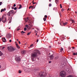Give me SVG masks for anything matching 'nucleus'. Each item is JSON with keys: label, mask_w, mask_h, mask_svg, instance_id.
Returning a JSON list of instances; mask_svg holds the SVG:
<instances>
[{"label": "nucleus", "mask_w": 77, "mask_h": 77, "mask_svg": "<svg viewBox=\"0 0 77 77\" xmlns=\"http://www.w3.org/2000/svg\"><path fill=\"white\" fill-rule=\"evenodd\" d=\"M37 53L38 54H40L41 53L38 50H35L34 51V53H33L31 54V58L32 61H33L35 60V58L37 57Z\"/></svg>", "instance_id": "1"}, {"label": "nucleus", "mask_w": 77, "mask_h": 77, "mask_svg": "<svg viewBox=\"0 0 77 77\" xmlns=\"http://www.w3.org/2000/svg\"><path fill=\"white\" fill-rule=\"evenodd\" d=\"M66 72L64 70L61 71L60 73V75L61 77H65L66 76Z\"/></svg>", "instance_id": "2"}, {"label": "nucleus", "mask_w": 77, "mask_h": 77, "mask_svg": "<svg viewBox=\"0 0 77 77\" xmlns=\"http://www.w3.org/2000/svg\"><path fill=\"white\" fill-rule=\"evenodd\" d=\"M8 49L9 51H13L15 50V49L12 46H8Z\"/></svg>", "instance_id": "3"}, {"label": "nucleus", "mask_w": 77, "mask_h": 77, "mask_svg": "<svg viewBox=\"0 0 77 77\" xmlns=\"http://www.w3.org/2000/svg\"><path fill=\"white\" fill-rule=\"evenodd\" d=\"M14 10H12L10 11L8 13L7 15L8 17H10V16H11L14 13Z\"/></svg>", "instance_id": "4"}, {"label": "nucleus", "mask_w": 77, "mask_h": 77, "mask_svg": "<svg viewBox=\"0 0 77 77\" xmlns=\"http://www.w3.org/2000/svg\"><path fill=\"white\" fill-rule=\"evenodd\" d=\"M15 60L17 62H19V61H20L21 60V59H20V58L19 56H17L15 58Z\"/></svg>", "instance_id": "5"}, {"label": "nucleus", "mask_w": 77, "mask_h": 77, "mask_svg": "<svg viewBox=\"0 0 77 77\" xmlns=\"http://www.w3.org/2000/svg\"><path fill=\"white\" fill-rule=\"evenodd\" d=\"M6 37L7 38H11V35L9 33L7 34L6 35Z\"/></svg>", "instance_id": "6"}, {"label": "nucleus", "mask_w": 77, "mask_h": 77, "mask_svg": "<svg viewBox=\"0 0 77 77\" xmlns=\"http://www.w3.org/2000/svg\"><path fill=\"white\" fill-rule=\"evenodd\" d=\"M4 18V16H2V22H3V23H5V22H6V21H7V19H6V18H5V20H3Z\"/></svg>", "instance_id": "7"}, {"label": "nucleus", "mask_w": 77, "mask_h": 77, "mask_svg": "<svg viewBox=\"0 0 77 77\" xmlns=\"http://www.w3.org/2000/svg\"><path fill=\"white\" fill-rule=\"evenodd\" d=\"M49 57L50 58V60H52L54 59V56H53V55H51L49 56Z\"/></svg>", "instance_id": "8"}, {"label": "nucleus", "mask_w": 77, "mask_h": 77, "mask_svg": "<svg viewBox=\"0 0 77 77\" xmlns=\"http://www.w3.org/2000/svg\"><path fill=\"white\" fill-rule=\"evenodd\" d=\"M2 39L3 42H6V40L5 38H3Z\"/></svg>", "instance_id": "9"}, {"label": "nucleus", "mask_w": 77, "mask_h": 77, "mask_svg": "<svg viewBox=\"0 0 77 77\" xmlns=\"http://www.w3.org/2000/svg\"><path fill=\"white\" fill-rule=\"evenodd\" d=\"M6 11V8H5L4 9H1V12H4Z\"/></svg>", "instance_id": "10"}, {"label": "nucleus", "mask_w": 77, "mask_h": 77, "mask_svg": "<svg viewBox=\"0 0 77 77\" xmlns=\"http://www.w3.org/2000/svg\"><path fill=\"white\" fill-rule=\"evenodd\" d=\"M40 77H45V75H43V74H42L40 75Z\"/></svg>", "instance_id": "11"}, {"label": "nucleus", "mask_w": 77, "mask_h": 77, "mask_svg": "<svg viewBox=\"0 0 77 77\" xmlns=\"http://www.w3.org/2000/svg\"><path fill=\"white\" fill-rule=\"evenodd\" d=\"M16 47H17V48H20V46L18 45V44H16Z\"/></svg>", "instance_id": "12"}, {"label": "nucleus", "mask_w": 77, "mask_h": 77, "mask_svg": "<svg viewBox=\"0 0 77 77\" xmlns=\"http://www.w3.org/2000/svg\"><path fill=\"white\" fill-rule=\"evenodd\" d=\"M68 24V23L67 22H66L65 23H63V25L64 26H66V24Z\"/></svg>", "instance_id": "13"}, {"label": "nucleus", "mask_w": 77, "mask_h": 77, "mask_svg": "<svg viewBox=\"0 0 77 77\" xmlns=\"http://www.w3.org/2000/svg\"><path fill=\"white\" fill-rule=\"evenodd\" d=\"M19 6H20V7L19 8V9H21V8H22V5H21L20 4L19 5Z\"/></svg>", "instance_id": "14"}, {"label": "nucleus", "mask_w": 77, "mask_h": 77, "mask_svg": "<svg viewBox=\"0 0 77 77\" xmlns=\"http://www.w3.org/2000/svg\"><path fill=\"white\" fill-rule=\"evenodd\" d=\"M3 55V53L2 52H0V56H2Z\"/></svg>", "instance_id": "15"}, {"label": "nucleus", "mask_w": 77, "mask_h": 77, "mask_svg": "<svg viewBox=\"0 0 77 77\" xmlns=\"http://www.w3.org/2000/svg\"><path fill=\"white\" fill-rule=\"evenodd\" d=\"M63 48H61L60 50V52H62V51H63Z\"/></svg>", "instance_id": "16"}, {"label": "nucleus", "mask_w": 77, "mask_h": 77, "mask_svg": "<svg viewBox=\"0 0 77 77\" xmlns=\"http://www.w3.org/2000/svg\"><path fill=\"white\" fill-rule=\"evenodd\" d=\"M24 31H26L27 30V28L25 27L24 28Z\"/></svg>", "instance_id": "17"}, {"label": "nucleus", "mask_w": 77, "mask_h": 77, "mask_svg": "<svg viewBox=\"0 0 77 77\" xmlns=\"http://www.w3.org/2000/svg\"><path fill=\"white\" fill-rule=\"evenodd\" d=\"M53 10L54 11H56V10H57V8H54Z\"/></svg>", "instance_id": "18"}, {"label": "nucleus", "mask_w": 77, "mask_h": 77, "mask_svg": "<svg viewBox=\"0 0 77 77\" xmlns=\"http://www.w3.org/2000/svg\"><path fill=\"white\" fill-rule=\"evenodd\" d=\"M59 57H55V59H58Z\"/></svg>", "instance_id": "19"}, {"label": "nucleus", "mask_w": 77, "mask_h": 77, "mask_svg": "<svg viewBox=\"0 0 77 77\" xmlns=\"http://www.w3.org/2000/svg\"><path fill=\"white\" fill-rule=\"evenodd\" d=\"M47 18H45V17H44L43 18V20H44V21H46V19Z\"/></svg>", "instance_id": "20"}, {"label": "nucleus", "mask_w": 77, "mask_h": 77, "mask_svg": "<svg viewBox=\"0 0 77 77\" xmlns=\"http://www.w3.org/2000/svg\"><path fill=\"white\" fill-rule=\"evenodd\" d=\"M67 77H73V76L72 75H69Z\"/></svg>", "instance_id": "21"}, {"label": "nucleus", "mask_w": 77, "mask_h": 77, "mask_svg": "<svg viewBox=\"0 0 77 77\" xmlns=\"http://www.w3.org/2000/svg\"><path fill=\"white\" fill-rule=\"evenodd\" d=\"M22 53L23 54H25V52L24 51H22Z\"/></svg>", "instance_id": "22"}, {"label": "nucleus", "mask_w": 77, "mask_h": 77, "mask_svg": "<svg viewBox=\"0 0 77 77\" xmlns=\"http://www.w3.org/2000/svg\"><path fill=\"white\" fill-rule=\"evenodd\" d=\"M24 19V20L26 22H27L28 20H26V19L25 18Z\"/></svg>", "instance_id": "23"}, {"label": "nucleus", "mask_w": 77, "mask_h": 77, "mask_svg": "<svg viewBox=\"0 0 77 77\" xmlns=\"http://www.w3.org/2000/svg\"><path fill=\"white\" fill-rule=\"evenodd\" d=\"M55 3H57L58 2V0H55Z\"/></svg>", "instance_id": "24"}, {"label": "nucleus", "mask_w": 77, "mask_h": 77, "mask_svg": "<svg viewBox=\"0 0 77 77\" xmlns=\"http://www.w3.org/2000/svg\"><path fill=\"white\" fill-rule=\"evenodd\" d=\"M73 54L74 56H75V55H77V53H73Z\"/></svg>", "instance_id": "25"}, {"label": "nucleus", "mask_w": 77, "mask_h": 77, "mask_svg": "<svg viewBox=\"0 0 77 77\" xmlns=\"http://www.w3.org/2000/svg\"><path fill=\"white\" fill-rule=\"evenodd\" d=\"M19 74H21V71L19 70Z\"/></svg>", "instance_id": "26"}, {"label": "nucleus", "mask_w": 77, "mask_h": 77, "mask_svg": "<svg viewBox=\"0 0 77 77\" xmlns=\"http://www.w3.org/2000/svg\"><path fill=\"white\" fill-rule=\"evenodd\" d=\"M31 33V32H29L27 34V35H30Z\"/></svg>", "instance_id": "27"}, {"label": "nucleus", "mask_w": 77, "mask_h": 77, "mask_svg": "<svg viewBox=\"0 0 77 77\" xmlns=\"http://www.w3.org/2000/svg\"><path fill=\"white\" fill-rule=\"evenodd\" d=\"M33 44H32L30 45V47H32V46H33Z\"/></svg>", "instance_id": "28"}, {"label": "nucleus", "mask_w": 77, "mask_h": 77, "mask_svg": "<svg viewBox=\"0 0 77 77\" xmlns=\"http://www.w3.org/2000/svg\"><path fill=\"white\" fill-rule=\"evenodd\" d=\"M21 33H23V34L24 33H26V32H24L23 31H22L21 32Z\"/></svg>", "instance_id": "29"}, {"label": "nucleus", "mask_w": 77, "mask_h": 77, "mask_svg": "<svg viewBox=\"0 0 77 77\" xmlns=\"http://www.w3.org/2000/svg\"><path fill=\"white\" fill-rule=\"evenodd\" d=\"M61 11H62V12L64 11V9L63 8H62L61 10Z\"/></svg>", "instance_id": "30"}, {"label": "nucleus", "mask_w": 77, "mask_h": 77, "mask_svg": "<svg viewBox=\"0 0 77 77\" xmlns=\"http://www.w3.org/2000/svg\"><path fill=\"white\" fill-rule=\"evenodd\" d=\"M25 26L26 27H29V25H26Z\"/></svg>", "instance_id": "31"}, {"label": "nucleus", "mask_w": 77, "mask_h": 77, "mask_svg": "<svg viewBox=\"0 0 77 77\" xmlns=\"http://www.w3.org/2000/svg\"><path fill=\"white\" fill-rule=\"evenodd\" d=\"M2 21V18H0V22H1Z\"/></svg>", "instance_id": "32"}, {"label": "nucleus", "mask_w": 77, "mask_h": 77, "mask_svg": "<svg viewBox=\"0 0 77 77\" xmlns=\"http://www.w3.org/2000/svg\"><path fill=\"white\" fill-rule=\"evenodd\" d=\"M45 17L46 18H47V15H45Z\"/></svg>", "instance_id": "33"}, {"label": "nucleus", "mask_w": 77, "mask_h": 77, "mask_svg": "<svg viewBox=\"0 0 77 77\" xmlns=\"http://www.w3.org/2000/svg\"><path fill=\"white\" fill-rule=\"evenodd\" d=\"M14 9V10H17V7H15Z\"/></svg>", "instance_id": "34"}, {"label": "nucleus", "mask_w": 77, "mask_h": 77, "mask_svg": "<svg viewBox=\"0 0 77 77\" xmlns=\"http://www.w3.org/2000/svg\"><path fill=\"white\" fill-rule=\"evenodd\" d=\"M60 8H62V5L60 4Z\"/></svg>", "instance_id": "35"}, {"label": "nucleus", "mask_w": 77, "mask_h": 77, "mask_svg": "<svg viewBox=\"0 0 77 77\" xmlns=\"http://www.w3.org/2000/svg\"><path fill=\"white\" fill-rule=\"evenodd\" d=\"M36 29H37V30L38 31H39V29L38 28H37Z\"/></svg>", "instance_id": "36"}, {"label": "nucleus", "mask_w": 77, "mask_h": 77, "mask_svg": "<svg viewBox=\"0 0 77 77\" xmlns=\"http://www.w3.org/2000/svg\"><path fill=\"white\" fill-rule=\"evenodd\" d=\"M32 8V6H31L30 7H29V9H30V8Z\"/></svg>", "instance_id": "37"}, {"label": "nucleus", "mask_w": 77, "mask_h": 77, "mask_svg": "<svg viewBox=\"0 0 77 77\" xmlns=\"http://www.w3.org/2000/svg\"><path fill=\"white\" fill-rule=\"evenodd\" d=\"M2 2H0V6H1V5H2Z\"/></svg>", "instance_id": "38"}, {"label": "nucleus", "mask_w": 77, "mask_h": 77, "mask_svg": "<svg viewBox=\"0 0 77 77\" xmlns=\"http://www.w3.org/2000/svg\"><path fill=\"white\" fill-rule=\"evenodd\" d=\"M13 6L14 7H15L16 6V5L15 4H14Z\"/></svg>", "instance_id": "39"}, {"label": "nucleus", "mask_w": 77, "mask_h": 77, "mask_svg": "<svg viewBox=\"0 0 77 77\" xmlns=\"http://www.w3.org/2000/svg\"><path fill=\"white\" fill-rule=\"evenodd\" d=\"M9 42H12V40H11V39L10 40Z\"/></svg>", "instance_id": "40"}, {"label": "nucleus", "mask_w": 77, "mask_h": 77, "mask_svg": "<svg viewBox=\"0 0 77 77\" xmlns=\"http://www.w3.org/2000/svg\"><path fill=\"white\" fill-rule=\"evenodd\" d=\"M25 19H26V20H29V17H27L26 18H25Z\"/></svg>", "instance_id": "41"}, {"label": "nucleus", "mask_w": 77, "mask_h": 77, "mask_svg": "<svg viewBox=\"0 0 77 77\" xmlns=\"http://www.w3.org/2000/svg\"><path fill=\"white\" fill-rule=\"evenodd\" d=\"M49 6H51V4H50L49 5Z\"/></svg>", "instance_id": "42"}, {"label": "nucleus", "mask_w": 77, "mask_h": 77, "mask_svg": "<svg viewBox=\"0 0 77 77\" xmlns=\"http://www.w3.org/2000/svg\"><path fill=\"white\" fill-rule=\"evenodd\" d=\"M35 33H38V31L36 30H35Z\"/></svg>", "instance_id": "43"}, {"label": "nucleus", "mask_w": 77, "mask_h": 77, "mask_svg": "<svg viewBox=\"0 0 77 77\" xmlns=\"http://www.w3.org/2000/svg\"><path fill=\"white\" fill-rule=\"evenodd\" d=\"M72 23H74V21L73 20H72Z\"/></svg>", "instance_id": "44"}, {"label": "nucleus", "mask_w": 77, "mask_h": 77, "mask_svg": "<svg viewBox=\"0 0 77 77\" xmlns=\"http://www.w3.org/2000/svg\"><path fill=\"white\" fill-rule=\"evenodd\" d=\"M38 41H39V40H38V39H37L36 41L37 42H38Z\"/></svg>", "instance_id": "45"}, {"label": "nucleus", "mask_w": 77, "mask_h": 77, "mask_svg": "<svg viewBox=\"0 0 77 77\" xmlns=\"http://www.w3.org/2000/svg\"><path fill=\"white\" fill-rule=\"evenodd\" d=\"M11 23V20H10L9 21V23Z\"/></svg>", "instance_id": "46"}, {"label": "nucleus", "mask_w": 77, "mask_h": 77, "mask_svg": "<svg viewBox=\"0 0 77 77\" xmlns=\"http://www.w3.org/2000/svg\"><path fill=\"white\" fill-rule=\"evenodd\" d=\"M4 48H5V47H3L2 48V50H3Z\"/></svg>", "instance_id": "47"}, {"label": "nucleus", "mask_w": 77, "mask_h": 77, "mask_svg": "<svg viewBox=\"0 0 77 77\" xmlns=\"http://www.w3.org/2000/svg\"><path fill=\"white\" fill-rule=\"evenodd\" d=\"M20 28H19L18 29H17V31H18V30H20Z\"/></svg>", "instance_id": "48"}, {"label": "nucleus", "mask_w": 77, "mask_h": 77, "mask_svg": "<svg viewBox=\"0 0 77 77\" xmlns=\"http://www.w3.org/2000/svg\"><path fill=\"white\" fill-rule=\"evenodd\" d=\"M19 44H21V42H20V41H19Z\"/></svg>", "instance_id": "49"}, {"label": "nucleus", "mask_w": 77, "mask_h": 77, "mask_svg": "<svg viewBox=\"0 0 77 77\" xmlns=\"http://www.w3.org/2000/svg\"><path fill=\"white\" fill-rule=\"evenodd\" d=\"M12 9H14V7H12Z\"/></svg>", "instance_id": "50"}, {"label": "nucleus", "mask_w": 77, "mask_h": 77, "mask_svg": "<svg viewBox=\"0 0 77 77\" xmlns=\"http://www.w3.org/2000/svg\"><path fill=\"white\" fill-rule=\"evenodd\" d=\"M51 61H49V63H51Z\"/></svg>", "instance_id": "51"}, {"label": "nucleus", "mask_w": 77, "mask_h": 77, "mask_svg": "<svg viewBox=\"0 0 77 77\" xmlns=\"http://www.w3.org/2000/svg\"><path fill=\"white\" fill-rule=\"evenodd\" d=\"M35 3H36L34 2L33 3V5H35Z\"/></svg>", "instance_id": "52"}, {"label": "nucleus", "mask_w": 77, "mask_h": 77, "mask_svg": "<svg viewBox=\"0 0 77 77\" xmlns=\"http://www.w3.org/2000/svg\"><path fill=\"white\" fill-rule=\"evenodd\" d=\"M33 7H34V6H32V8H33Z\"/></svg>", "instance_id": "53"}, {"label": "nucleus", "mask_w": 77, "mask_h": 77, "mask_svg": "<svg viewBox=\"0 0 77 77\" xmlns=\"http://www.w3.org/2000/svg\"><path fill=\"white\" fill-rule=\"evenodd\" d=\"M74 2H76L77 1V0H74Z\"/></svg>", "instance_id": "54"}, {"label": "nucleus", "mask_w": 77, "mask_h": 77, "mask_svg": "<svg viewBox=\"0 0 77 77\" xmlns=\"http://www.w3.org/2000/svg\"><path fill=\"white\" fill-rule=\"evenodd\" d=\"M60 25H61V26H62V25L61 24V23H60Z\"/></svg>", "instance_id": "55"}, {"label": "nucleus", "mask_w": 77, "mask_h": 77, "mask_svg": "<svg viewBox=\"0 0 77 77\" xmlns=\"http://www.w3.org/2000/svg\"><path fill=\"white\" fill-rule=\"evenodd\" d=\"M1 65H0V68H1Z\"/></svg>", "instance_id": "56"}, {"label": "nucleus", "mask_w": 77, "mask_h": 77, "mask_svg": "<svg viewBox=\"0 0 77 77\" xmlns=\"http://www.w3.org/2000/svg\"><path fill=\"white\" fill-rule=\"evenodd\" d=\"M69 8H68V11H69Z\"/></svg>", "instance_id": "57"}, {"label": "nucleus", "mask_w": 77, "mask_h": 77, "mask_svg": "<svg viewBox=\"0 0 77 77\" xmlns=\"http://www.w3.org/2000/svg\"><path fill=\"white\" fill-rule=\"evenodd\" d=\"M75 13L77 14V11H75Z\"/></svg>", "instance_id": "58"}, {"label": "nucleus", "mask_w": 77, "mask_h": 77, "mask_svg": "<svg viewBox=\"0 0 77 77\" xmlns=\"http://www.w3.org/2000/svg\"><path fill=\"white\" fill-rule=\"evenodd\" d=\"M35 35H36V36L37 35V33Z\"/></svg>", "instance_id": "59"}, {"label": "nucleus", "mask_w": 77, "mask_h": 77, "mask_svg": "<svg viewBox=\"0 0 77 77\" xmlns=\"http://www.w3.org/2000/svg\"><path fill=\"white\" fill-rule=\"evenodd\" d=\"M17 41H18V39H17Z\"/></svg>", "instance_id": "60"}, {"label": "nucleus", "mask_w": 77, "mask_h": 77, "mask_svg": "<svg viewBox=\"0 0 77 77\" xmlns=\"http://www.w3.org/2000/svg\"><path fill=\"white\" fill-rule=\"evenodd\" d=\"M49 2H51V0H49Z\"/></svg>", "instance_id": "61"}, {"label": "nucleus", "mask_w": 77, "mask_h": 77, "mask_svg": "<svg viewBox=\"0 0 77 77\" xmlns=\"http://www.w3.org/2000/svg\"><path fill=\"white\" fill-rule=\"evenodd\" d=\"M33 2H34V0H33V1L32 2V3H33Z\"/></svg>", "instance_id": "62"}, {"label": "nucleus", "mask_w": 77, "mask_h": 77, "mask_svg": "<svg viewBox=\"0 0 77 77\" xmlns=\"http://www.w3.org/2000/svg\"><path fill=\"white\" fill-rule=\"evenodd\" d=\"M11 29V28H9V29Z\"/></svg>", "instance_id": "63"}, {"label": "nucleus", "mask_w": 77, "mask_h": 77, "mask_svg": "<svg viewBox=\"0 0 77 77\" xmlns=\"http://www.w3.org/2000/svg\"><path fill=\"white\" fill-rule=\"evenodd\" d=\"M29 25H31L30 23L29 24Z\"/></svg>", "instance_id": "64"}]
</instances>
